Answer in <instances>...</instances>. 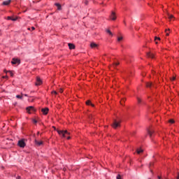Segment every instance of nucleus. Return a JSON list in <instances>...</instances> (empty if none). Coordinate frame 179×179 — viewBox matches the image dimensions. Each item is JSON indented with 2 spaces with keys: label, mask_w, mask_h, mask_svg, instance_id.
<instances>
[{
  "label": "nucleus",
  "mask_w": 179,
  "mask_h": 179,
  "mask_svg": "<svg viewBox=\"0 0 179 179\" xmlns=\"http://www.w3.org/2000/svg\"><path fill=\"white\" fill-rule=\"evenodd\" d=\"M18 146H20V148H24V146H26V143H24V140H20L18 141Z\"/></svg>",
  "instance_id": "4"
},
{
  "label": "nucleus",
  "mask_w": 179,
  "mask_h": 179,
  "mask_svg": "<svg viewBox=\"0 0 179 179\" xmlns=\"http://www.w3.org/2000/svg\"><path fill=\"white\" fill-rule=\"evenodd\" d=\"M57 132H58L59 135H60L63 138H66V135L70 134V133L68 132V131H66V130H58Z\"/></svg>",
  "instance_id": "1"
},
{
  "label": "nucleus",
  "mask_w": 179,
  "mask_h": 179,
  "mask_svg": "<svg viewBox=\"0 0 179 179\" xmlns=\"http://www.w3.org/2000/svg\"><path fill=\"white\" fill-rule=\"evenodd\" d=\"M67 139H71V137H70V136H68V137H67Z\"/></svg>",
  "instance_id": "40"
},
{
  "label": "nucleus",
  "mask_w": 179,
  "mask_h": 179,
  "mask_svg": "<svg viewBox=\"0 0 179 179\" xmlns=\"http://www.w3.org/2000/svg\"><path fill=\"white\" fill-rule=\"evenodd\" d=\"M9 72V73H10V75L11 76H13V73H12V71H8Z\"/></svg>",
  "instance_id": "34"
},
{
  "label": "nucleus",
  "mask_w": 179,
  "mask_h": 179,
  "mask_svg": "<svg viewBox=\"0 0 179 179\" xmlns=\"http://www.w3.org/2000/svg\"><path fill=\"white\" fill-rule=\"evenodd\" d=\"M52 94H55V95H57V94H58V93L57 92V91H52Z\"/></svg>",
  "instance_id": "27"
},
{
  "label": "nucleus",
  "mask_w": 179,
  "mask_h": 179,
  "mask_svg": "<svg viewBox=\"0 0 179 179\" xmlns=\"http://www.w3.org/2000/svg\"><path fill=\"white\" fill-rule=\"evenodd\" d=\"M177 179H179V174H178V176H177Z\"/></svg>",
  "instance_id": "43"
},
{
  "label": "nucleus",
  "mask_w": 179,
  "mask_h": 179,
  "mask_svg": "<svg viewBox=\"0 0 179 179\" xmlns=\"http://www.w3.org/2000/svg\"><path fill=\"white\" fill-rule=\"evenodd\" d=\"M16 97H17V99H23V94H22V95H16Z\"/></svg>",
  "instance_id": "23"
},
{
  "label": "nucleus",
  "mask_w": 179,
  "mask_h": 179,
  "mask_svg": "<svg viewBox=\"0 0 179 179\" xmlns=\"http://www.w3.org/2000/svg\"><path fill=\"white\" fill-rule=\"evenodd\" d=\"M122 36H120L117 38V41H122Z\"/></svg>",
  "instance_id": "26"
},
{
  "label": "nucleus",
  "mask_w": 179,
  "mask_h": 179,
  "mask_svg": "<svg viewBox=\"0 0 179 179\" xmlns=\"http://www.w3.org/2000/svg\"><path fill=\"white\" fill-rule=\"evenodd\" d=\"M85 5H87V3H89V1H85Z\"/></svg>",
  "instance_id": "35"
},
{
  "label": "nucleus",
  "mask_w": 179,
  "mask_h": 179,
  "mask_svg": "<svg viewBox=\"0 0 179 179\" xmlns=\"http://www.w3.org/2000/svg\"><path fill=\"white\" fill-rule=\"evenodd\" d=\"M157 40L160 41V38H159V37H158V38H157Z\"/></svg>",
  "instance_id": "42"
},
{
  "label": "nucleus",
  "mask_w": 179,
  "mask_h": 179,
  "mask_svg": "<svg viewBox=\"0 0 179 179\" xmlns=\"http://www.w3.org/2000/svg\"><path fill=\"white\" fill-rule=\"evenodd\" d=\"M68 45H69L70 50H74L75 45H73L72 43H69Z\"/></svg>",
  "instance_id": "14"
},
{
  "label": "nucleus",
  "mask_w": 179,
  "mask_h": 179,
  "mask_svg": "<svg viewBox=\"0 0 179 179\" xmlns=\"http://www.w3.org/2000/svg\"><path fill=\"white\" fill-rule=\"evenodd\" d=\"M168 17H169V20H171L172 19H174V16L171 14H169Z\"/></svg>",
  "instance_id": "21"
},
{
  "label": "nucleus",
  "mask_w": 179,
  "mask_h": 179,
  "mask_svg": "<svg viewBox=\"0 0 179 179\" xmlns=\"http://www.w3.org/2000/svg\"><path fill=\"white\" fill-rule=\"evenodd\" d=\"M110 18L111 19V20H116L117 15H115V13L114 11H112Z\"/></svg>",
  "instance_id": "6"
},
{
  "label": "nucleus",
  "mask_w": 179,
  "mask_h": 179,
  "mask_svg": "<svg viewBox=\"0 0 179 179\" xmlns=\"http://www.w3.org/2000/svg\"><path fill=\"white\" fill-rule=\"evenodd\" d=\"M55 6L57 7L58 10H61L62 7H61V4H59V3H56Z\"/></svg>",
  "instance_id": "17"
},
{
  "label": "nucleus",
  "mask_w": 179,
  "mask_h": 179,
  "mask_svg": "<svg viewBox=\"0 0 179 179\" xmlns=\"http://www.w3.org/2000/svg\"><path fill=\"white\" fill-rule=\"evenodd\" d=\"M31 29L33 31V30H36V28L34 27H31Z\"/></svg>",
  "instance_id": "33"
},
{
  "label": "nucleus",
  "mask_w": 179,
  "mask_h": 179,
  "mask_svg": "<svg viewBox=\"0 0 179 179\" xmlns=\"http://www.w3.org/2000/svg\"><path fill=\"white\" fill-rule=\"evenodd\" d=\"M146 85V87H155V85H153L152 83H145Z\"/></svg>",
  "instance_id": "11"
},
{
  "label": "nucleus",
  "mask_w": 179,
  "mask_h": 179,
  "mask_svg": "<svg viewBox=\"0 0 179 179\" xmlns=\"http://www.w3.org/2000/svg\"><path fill=\"white\" fill-rule=\"evenodd\" d=\"M8 20H12L13 22H16V20H17V17H15V18H13V17H7Z\"/></svg>",
  "instance_id": "12"
},
{
  "label": "nucleus",
  "mask_w": 179,
  "mask_h": 179,
  "mask_svg": "<svg viewBox=\"0 0 179 179\" xmlns=\"http://www.w3.org/2000/svg\"><path fill=\"white\" fill-rule=\"evenodd\" d=\"M27 113H29V114H31V111L34 112L36 111V109L34 108V106H29L26 108Z\"/></svg>",
  "instance_id": "3"
},
{
  "label": "nucleus",
  "mask_w": 179,
  "mask_h": 179,
  "mask_svg": "<svg viewBox=\"0 0 179 179\" xmlns=\"http://www.w3.org/2000/svg\"><path fill=\"white\" fill-rule=\"evenodd\" d=\"M117 179H122L121 178V176L120 175H117V178H116Z\"/></svg>",
  "instance_id": "30"
},
{
  "label": "nucleus",
  "mask_w": 179,
  "mask_h": 179,
  "mask_svg": "<svg viewBox=\"0 0 179 179\" xmlns=\"http://www.w3.org/2000/svg\"><path fill=\"white\" fill-rule=\"evenodd\" d=\"M59 92H60V93H62V92H64V90H62V89H60Z\"/></svg>",
  "instance_id": "36"
},
{
  "label": "nucleus",
  "mask_w": 179,
  "mask_h": 179,
  "mask_svg": "<svg viewBox=\"0 0 179 179\" xmlns=\"http://www.w3.org/2000/svg\"><path fill=\"white\" fill-rule=\"evenodd\" d=\"M24 96L25 97H27L28 95L25 94H24Z\"/></svg>",
  "instance_id": "38"
},
{
  "label": "nucleus",
  "mask_w": 179,
  "mask_h": 179,
  "mask_svg": "<svg viewBox=\"0 0 179 179\" xmlns=\"http://www.w3.org/2000/svg\"><path fill=\"white\" fill-rule=\"evenodd\" d=\"M106 33H108V34H109V36H113V32H111V31L110 29H106Z\"/></svg>",
  "instance_id": "20"
},
{
  "label": "nucleus",
  "mask_w": 179,
  "mask_h": 179,
  "mask_svg": "<svg viewBox=\"0 0 179 179\" xmlns=\"http://www.w3.org/2000/svg\"><path fill=\"white\" fill-rule=\"evenodd\" d=\"M121 122H118L116 120H113V122L112 123L111 126L114 129H117L118 127H120Z\"/></svg>",
  "instance_id": "2"
},
{
  "label": "nucleus",
  "mask_w": 179,
  "mask_h": 179,
  "mask_svg": "<svg viewBox=\"0 0 179 179\" xmlns=\"http://www.w3.org/2000/svg\"><path fill=\"white\" fill-rule=\"evenodd\" d=\"M126 100H127L126 99H122V100L120 101V104H121L122 106H124V103H125Z\"/></svg>",
  "instance_id": "22"
},
{
  "label": "nucleus",
  "mask_w": 179,
  "mask_h": 179,
  "mask_svg": "<svg viewBox=\"0 0 179 179\" xmlns=\"http://www.w3.org/2000/svg\"><path fill=\"white\" fill-rule=\"evenodd\" d=\"M154 134H155V131L153 129L148 131V135H150L152 141H153Z\"/></svg>",
  "instance_id": "8"
},
{
  "label": "nucleus",
  "mask_w": 179,
  "mask_h": 179,
  "mask_svg": "<svg viewBox=\"0 0 179 179\" xmlns=\"http://www.w3.org/2000/svg\"><path fill=\"white\" fill-rule=\"evenodd\" d=\"M147 57H148V58L153 59V58H155V55L153 53L149 52H147Z\"/></svg>",
  "instance_id": "10"
},
{
  "label": "nucleus",
  "mask_w": 179,
  "mask_h": 179,
  "mask_svg": "<svg viewBox=\"0 0 179 179\" xmlns=\"http://www.w3.org/2000/svg\"><path fill=\"white\" fill-rule=\"evenodd\" d=\"M90 47H91V48H96V47H97V44H96L94 43H91Z\"/></svg>",
  "instance_id": "18"
},
{
  "label": "nucleus",
  "mask_w": 179,
  "mask_h": 179,
  "mask_svg": "<svg viewBox=\"0 0 179 179\" xmlns=\"http://www.w3.org/2000/svg\"><path fill=\"white\" fill-rule=\"evenodd\" d=\"M86 104H87V106H92V107H94V105L93 103H92V102L90 101H87Z\"/></svg>",
  "instance_id": "19"
},
{
  "label": "nucleus",
  "mask_w": 179,
  "mask_h": 179,
  "mask_svg": "<svg viewBox=\"0 0 179 179\" xmlns=\"http://www.w3.org/2000/svg\"><path fill=\"white\" fill-rule=\"evenodd\" d=\"M153 166V163H150V171H152V166Z\"/></svg>",
  "instance_id": "28"
},
{
  "label": "nucleus",
  "mask_w": 179,
  "mask_h": 179,
  "mask_svg": "<svg viewBox=\"0 0 179 179\" xmlns=\"http://www.w3.org/2000/svg\"><path fill=\"white\" fill-rule=\"evenodd\" d=\"M28 30H30V28H28Z\"/></svg>",
  "instance_id": "47"
},
{
  "label": "nucleus",
  "mask_w": 179,
  "mask_h": 179,
  "mask_svg": "<svg viewBox=\"0 0 179 179\" xmlns=\"http://www.w3.org/2000/svg\"><path fill=\"white\" fill-rule=\"evenodd\" d=\"M35 144L36 145V146H41V145H43V141H38L35 139Z\"/></svg>",
  "instance_id": "13"
},
{
  "label": "nucleus",
  "mask_w": 179,
  "mask_h": 179,
  "mask_svg": "<svg viewBox=\"0 0 179 179\" xmlns=\"http://www.w3.org/2000/svg\"><path fill=\"white\" fill-rule=\"evenodd\" d=\"M157 36H155V44H157Z\"/></svg>",
  "instance_id": "29"
},
{
  "label": "nucleus",
  "mask_w": 179,
  "mask_h": 179,
  "mask_svg": "<svg viewBox=\"0 0 179 179\" xmlns=\"http://www.w3.org/2000/svg\"><path fill=\"white\" fill-rule=\"evenodd\" d=\"M137 100H138V103H141L142 101L141 100V99L139 98H137Z\"/></svg>",
  "instance_id": "32"
},
{
  "label": "nucleus",
  "mask_w": 179,
  "mask_h": 179,
  "mask_svg": "<svg viewBox=\"0 0 179 179\" xmlns=\"http://www.w3.org/2000/svg\"><path fill=\"white\" fill-rule=\"evenodd\" d=\"M166 36H169V33L168 32H166Z\"/></svg>",
  "instance_id": "46"
},
{
  "label": "nucleus",
  "mask_w": 179,
  "mask_h": 179,
  "mask_svg": "<svg viewBox=\"0 0 179 179\" xmlns=\"http://www.w3.org/2000/svg\"><path fill=\"white\" fill-rule=\"evenodd\" d=\"M29 101H33V99H31V100L29 99Z\"/></svg>",
  "instance_id": "41"
},
{
  "label": "nucleus",
  "mask_w": 179,
  "mask_h": 179,
  "mask_svg": "<svg viewBox=\"0 0 179 179\" xmlns=\"http://www.w3.org/2000/svg\"><path fill=\"white\" fill-rule=\"evenodd\" d=\"M117 65H120V63H119V62H117V63H114L113 65V68H115V66H117Z\"/></svg>",
  "instance_id": "25"
},
{
  "label": "nucleus",
  "mask_w": 179,
  "mask_h": 179,
  "mask_svg": "<svg viewBox=\"0 0 179 179\" xmlns=\"http://www.w3.org/2000/svg\"><path fill=\"white\" fill-rule=\"evenodd\" d=\"M11 64H13V65H16V64H20V60H19L18 59L13 58L11 62Z\"/></svg>",
  "instance_id": "7"
},
{
  "label": "nucleus",
  "mask_w": 179,
  "mask_h": 179,
  "mask_svg": "<svg viewBox=\"0 0 179 179\" xmlns=\"http://www.w3.org/2000/svg\"><path fill=\"white\" fill-rule=\"evenodd\" d=\"M33 122H34V124H37V121L36 120V119L33 120Z\"/></svg>",
  "instance_id": "31"
},
{
  "label": "nucleus",
  "mask_w": 179,
  "mask_h": 179,
  "mask_svg": "<svg viewBox=\"0 0 179 179\" xmlns=\"http://www.w3.org/2000/svg\"><path fill=\"white\" fill-rule=\"evenodd\" d=\"M155 73H156V72L153 71V72H152V74H155Z\"/></svg>",
  "instance_id": "44"
},
{
  "label": "nucleus",
  "mask_w": 179,
  "mask_h": 179,
  "mask_svg": "<svg viewBox=\"0 0 179 179\" xmlns=\"http://www.w3.org/2000/svg\"><path fill=\"white\" fill-rule=\"evenodd\" d=\"M148 179H150V178H148Z\"/></svg>",
  "instance_id": "48"
},
{
  "label": "nucleus",
  "mask_w": 179,
  "mask_h": 179,
  "mask_svg": "<svg viewBox=\"0 0 179 179\" xmlns=\"http://www.w3.org/2000/svg\"><path fill=\"white\" fill-rule=\"evenodd\" d=\"M169 122H170V124H174L175 121H174V120H173V119H170V120H169Z\"/></svg>",
  "instance_id": "24"
},
{
  "label": "nucleus",
  "mask_w": 179,
  "mask_h": 179,
  "mask_svg": "<svg viewBox=\"0 0 179 179\" xmlns=\"http://www.w3.org/2000/svg\"><path fill=\"white\" fill-rule=\"evenodd\" d=\"M41 111L44 115H47V114H48L49 109L48 108H42Z\"/></svg>",
  "instance_id": "9"
},
{
  "label": "nucleus",
  "mask_w": 179,
  "mask_h": 179,
  "mask_svg": "<svg viewBox=\"0 0 179 179\" xmlns=\"http://www.w3.org/2000/svg\"><path fill=\"white\" fill-rule=\"evenodd\" d=\"M17 179H20V176H17Z\"/></svg>",
  "instance_id": "39"
},
{
  "label": "nucleus",
  "mask_w": 179,
  "mask_h": 179,
  "mask_svg": "<svg viewBox=\"0 0 179 179\" xmlns=\"http://www.w3.org/2000/svg\"><path fill=\"white\" fill-rule=\"evenodd\" d=\"M172 80H176V77H173Z\"/></svg>",
  "instance_id": "37"
},
{
  "label": "nucleus",
  "mask_w": 179,
  "mask_h": 179,
  "mask_svg": "<svg viewBox=\"0 0 179 179\" xmlns=\"http://www.w3.org/2000/svg\"><path fill=\"white\" fill-rule=\"evenodd\" d=\"M157 178H158V179H160L161 178H160V176H158Z\"/></svg>",
  "instance_id": "45"
},
{
  "label": "nucleus",
  "mask_w": 179,
  "mask_h": 179,
  "mask_svg": "<svg viewBox=\"0 0 179 179\" xmlns=\"http://www.w3.org/2000/svg\"><path fill=\"white\" fill-rule=\"evenodd\" d=\"M136 152H137L138 155H141V153H143V150L141 149V148H138L136 150Z\"/></svg>",
  "instance_id": "15"
},
{
  "label": "nucleus",
  "mask_w": 179,
  "mask_h": 179,
  "mask_svg": "<svg viewBox=\"0 0 179 179\" xmlns=\"http://www.w3.org/2000/svg\"><path fill=\"white\" fill-rule=\"evenodd\" d=\"M11 1H12L11 0H8V1H3V5L8 6V5H9V3H10Z\"/></svg>",
  "instance_id": "16"
},
{
  "label": "nucleus",
  "mask_w": 179,
  "mask_h": 179,
  "mask_svg": "<svg viewBox=\"0 0 179 179\" xmlns=\"http://www.w3.org/2000/svg\"><path fill=\"white\" fill-rule=\"evenodd\" d=\"M43 83V81L41 80V78L40 77H36V86H40Z\"/></svg>",
  "instance_id": "5"
}]
</instances>
